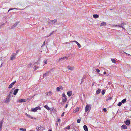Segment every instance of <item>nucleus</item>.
I'll return each mask as SVG.
<instances>
[{
    "instance_id": "nucleus-1",
    "label": "nucleus",
    "mask_w": 131,
    "mask_h": 131,
    "mask_svg": "<svg viewBox=\"0 0 131 131\" xmlns=\"http://www.w3.org/2000/svg\"><path fill=\"white\" fill-rule=\"evenodd\" d=\"M68 59V57H63L61 58H60L59 59H58L57 60V62L58 63L61 61H63L65 60H67Z\"/></svg>"
},
{
    "instance_id": "nucleus-2",
    "label": "nucleus",
    "mask_w": 131,
    "mask_h": 131,
    "mask_svg": "<svg viewBox=\"0 0 131 131\" xmlns=\"http://www.w3.org/2000/svg\"><path fill=\"white\" fill-rule=\"evenodd\" d=\"M36 129L37 130L39 131H42L44 129V128L41 125H39L37 127Z\"/></svg>"
},
{
    "instance_id": "nucleus-3",
    "label": "nucleus",
    "mask_w": 131,
    "mask_h": 131,
    "mask_svg": "<svg viewBox=\"0 0 131 131\" xmlns=\"http://www.w3.org/2000/svg\"><path fill=\"white\" fill-rule=\"evenodd\" d=\"M16 54L15 53H13L10 57V60L12 61L13 60L16 58Z\"/></svg>"
},
{
    "instance_id": "nucleus-4",
    "label": "nucleus",
    "mask_w": 131,
    "mask_h": 131,
    "mask_svg": "<svg viewBox=\"0 0 131 131\" xmlns=\"http://www.w3.org/2000/svg\"><path fill=\"white\" fill-rule=\"evenodd\" d=\"M114 25V26L115 27H121V28H123L124 29V30H125V28H124V26H123L122 25Z\"/></svg>"
},
{
    "instance_id": "nucleus-5",
    "label": "nucleus",
    "mask_w": 131,
    "mask_h": 131,
    "mask_svg": "<svg viewBox=\"0 0 131 131\" xmlns=\"http://www.w3.org/2000/svg\"><path fill=\"white\" fill-rule=\"evenodd\" d=\"M90 107L91 106L89 105H87L86 106L85 109V112L88 111Z\"/></svg>"
},
{
    "instance_id": "nucleus-6",
    "label": "nucleus",
    "mask_w": 131,
    "mask_h": 131,
    "mask_svg": "<svg viewBox=\"0 0 131 131\" xmlns=\"http://www.w3.org/2000/svg\"><path fill=\"white\" fill-rule=\"evenodd\" d=\"M124 123L126 125L129 126L130 123V121L129 120H126L125 121H124Z\"/></svg>"
},
{
    "instance_id": "nucleus-7",
    "label": "nucleus",
    "mask_w": 131,
    "mask_h": 131,
    "mask_svg": "<svg viewBox=\"0 0 131 131\" xmlns=\"http://www.w3.org/2000/svg\"><path fill=\"white\" fill-rule=\"evenodd\" d=\"M57 20L56 19H55L53 20H50L49 21V23L50 24H54L56 22H57Z\"/></svg>"
},
{
    "instance_id": "nucleus-8",
    "label": "nucleus",
    "mask_w": 131,
    "mask_h": 131,
    "mask_svg": "<svg viewBox=\"0 0 131 131\" xmlns=\"http://www.w3.org/2000/svg\"><path fill=\"white\" fill-rule=\"evenodd\" d=\"M67 68L69 70H73L74 69V67H71L69 66L67 67Z\"/></svg>"
},
{
    "instance_id": "nucleus-9",
    "label": "nucleus",
    "mask_w": 131,
    "mask_h": 131,
    "mask_svg": "<svg viewBox=\"0 0 131 131\" xmlns=\"http://www.w3.org/2000/svg\"><path fill=\"white\" fill-rule=\"evenodd\" d=\"M44 107L47 109L48 110H50L51 111H52L53 110V109H52L51 110V109L47 105H46L45 106H44Z\"/></svg>"
},
{
    "instance_id": "nucleus-10",
    "label": "nucleus",
    "mask_w": 131,
    "mask_h": 131,
    "mask_svg": "<svg viewBox=\"0 0 131 131\" xmlns=\"http://www.w3.org/2000/svg\"><path fill=\"white\" fill-rule=\"evenodd\" d=\"M121 128L122 129H127V126L126 125L124 124L121 126Z\"/></svg>"
},
{
    "instance_id": "nucleus-11",
    "label": "nucleus",
    "mask_w": 131,
    "mask_h": 131,
    "mask_svg": "<svg viewBox=\"0 0 131 131\" xmlns=\"http://www.w3.org/2000/svg\"><path fill=\"white\" fill-rule=\"evenodd\" d=\"M18 90L19 89H15L14 92L13 94L14 95H16L17 93Z\"/></svg>"
},
{
    "instance_id": "nucleus-12",
    "label": "nucleus",
    "mask_w": 131,
    "mask_h": 131,
    "mask_svg": "<svg viewBox=\"0 0 131 131\" xmlns=\"http://www.w3.org/2000/svg\"><path fill=\"white\" fill-rule=\"evenodd\" d=\"M72 93V92L71 91H69L67 92V94L70 97Z\"/></svg>"
},
{
    "instance_id": "nucleus-13",
    "label": "nucleus",
    "mask_w": 131,
    "mask_h": 131,
    "mask_svg": "<svg viewBox=\"0 0 131 131\" xmlns=\"http://www.w3.org/2000/svg\"><path fill=\"white\" fill-rule=\"evenodd\" d=\"M18 101L20 103L25 102L26 100L25 99H20L18 100Z\"/></svg>"
},
{
    "instance_id": "nucleus-14",
    "label": "nucleus",
    "mask_w": 131,
    "mask_h": 131,
    "mask_svg": "<svg viewBox=\"0 0 131 131\" xmlns=\"http://www.w3.org/2000/svg\"><path fill=\"white\" fill-rule=\"evenodd\" d=\"M10 97H8L7 96L5 102L6 103L9 102L10 100Z\"/></svg>"
},
{
    "instance_id": "nucleus-15",
    "label": "nucleus",
    "mask_w": 131,
    "mask_h": 131,
    "mask_svg": "<svg viewBox=\"0 0 131 131\" xmlns=\"http://www.w3.org/2000/svg\"><path fill=\"white\" fill-rule=\"evenodd\" d=\"M18 23H16L15 24H14L11 27L12 29H13L15 27H16Z\"/></svg>"
},
{
    "instance_id": "nucleus-16",
    "label": "nucleus",
    "mask_w": 131,
    "mask_h": 131,
    "mask_svg": "<svg viewBox=\"0 0 131 131\" xmlns=\"http://www.w3.org/2000/svg\"><path fill=\"white\" fill-rule=\"evenodd\" d=\"M83 128L85 131H88L87 127L86 125H85L83 126Z\"/></svg>"
},
{
    "instance_id": "nucleus-17",
    "label": "nucleus",
    "mask_w": 131,
    "mask_h": 131,
    "mask_svg": "<svg viewBox=\"0 0 131 131\" xmlns=\"http://www.w3.org/2000/svg\"><path fill=\"white\" fill-rule=\"evenodd\" d=\"M93 17L95 18H97L99 17V15L97 14H94L93 15Z\"/></svg>"
},
{
    "instance_id": "nucleus-18",
    "label": "nucleus",
    "mask_w": 131,
    "mask_h": 131,
    "mask_svg": "<svg viewBox=\"0 0 131 131\" xmlns=\"http://www.w3.org/2000/svg\"><path fill=\"white\" fill-rule=\"evenodd\" d=\"M52 92L51 91H49L48 92H46V95L48 96H49L50 95V94L52 93Z\"/></svg>"
},
{
    "instance_id": "nucleus-19",
    "label": "nucleus",
    "mask_w": 131,
    "mask_h": 131,
    "mask_svg": "<svg viewBox=\"0 0 131 131\" xmlns=\"http://www.w3.org/2000/svg\"><path fill=\"white\" fill-rule=\"evenodd\" d=\"M106 23L105 22H103L102 23H101L100 26H105L106 25Z\"/></svg>"
},
{
    "instance_id": "nucleus-20",
    "label": "nucleus",
    "mask_w": 131,
    "mask_h": 131,
    "mask_svg": "<svg viewBox=\"0 0 131 131\" xmlns=\"http://www.w3.org/2000/svg\"><path fill=\"white\" fill-rule=\"evenodd\" d=\"M62 102L63 104H64L66 102L67 100V99L66 97L64 98H62Z\"/></svg>"
},
{
    "instance_id": "nucleus-21",
    "label": "nucleus",
    "mask_w": 131,
    "mask_h": 131,
    "mask_svg": "<svg viewBox=\"0 0 131 131\" xmlns=\"http://www.w3.org/2000/svg\"><path fill=\"white\" fill-rule=\"evenodd\" d=\"M12 92H13L12 90H11L10 91V92L9 93V94L7 96L8 97H11L12 94Z\"/></svg>"
},
{
    "instance_id": "nucleus-22",
    "label": "nucleus",
    "mask_w": 131,
    "mask_h": 131,
    "mask_svg": "<svg viewBox=\"0 0 131 131\" xmlns=\"http://www.w3.org/2000/svg\"><path fill=\"white\" fill-rule=\"evenodd\" d=\"M31 111L35 112L37 111V109L36 108H36H34L32 109L31 110Z\"/></svg>"
},
{
    "instance_id": "nucleus-23",
    "label": "nucleus",
    "mask_w": 131,
    "mask_h": 131,
    "mask_svg": "<svg viewBox=\"0 0 131 131\" xmlns=\"http://www.w3.org/2000/svg\"><path fill=\"white\" fill-rule=\"evenodd\" d=\"M70 126L68 125L67 127L64 128V129H67L68 130H69V129H70Z\"/></svg>"
},
{
    "instance_id": "nucleus-24",
    "label": "nucleus",
    "mask_w": 131,
    "mask_h": 131,
    "mask_svg": "<svg viewBox=\"0 0 131 131\" xmlns=\"http://www.w3.org/2000/svg\"><path fill=\"white\" fill-rule=\"evenodd\" d=\"M101 89H98L96 92V94H99L101 92Z\"/></svg>"
},
{
    "instance_id": "nucleus-25",
    "label": "nucleus",
    "mask_w": 131,
    "mask_h": 131,
    "mask_svg": "<svg viewBox=\"0 0 131 131\" xmlns=\"http://www.w3.org/2000/svg\"><path fill=\"white\" fill-rule=\"evenodd\" d=\"M126 98H125L123 100H122L121 101V102L123 103H124L126 101Z\"/></svg>"
},
{
    "instance_id": "nucleus-26",
    "label": "nucleus",
    "mask_w": 131,
    "mask_h": 131,
    "mask_svg": "<svg viewBox=\"0 0 131 131\" xmlns=\"http://www.w3.org/2000/svg\"><path fill=\"white\" fill-rule=\"evenodd\" d=\"M25 115H26V116L28 118H30V117L31 116L30 115L28 114L27 113H25Z\"/></svg>"
},
{
    "instance_id": "nucleus-27",
    "label": "nucleus",
    "mask_w": 131,
    "mask_h": 131,
    "mask_svg": "<svg viewBox=\"0 0 131 131\" xmlns=\"http://www.w3.org/2000/svg\"><path fill=\"white\" fill-rule=\"evenodd\" d=\"M32 64L31 63H30L29 64H28L27 66V68H29L30 67H31L32 66Z\"/></svg>"
},
{
    "instance_id": "nucleus-28",
    "label": "nucleus",
    "mask_w": 131,
    "mask_h": 131,
    "mask_svg": "<svg viewBox=\"0 0 131 131\" xmlns=\"http://www.w3.org/2000/svg\"><path fill=\"white\" fill-rule=\"evenodd\" d=\"M38 68L39 67H38L37 66H35L34 67L33 69H34L35 70H36L37 69H38Z\"/></svg>"
},
{
    "instance_id": "nucleus-29",
    "label": "nucleus",
    "mask_w": 131,
    "mask_h": 131,
    "mask_svg": "<svg viewBox=\"0 0 131 131\" xmlns=\"http://www.w3.org/2000/svg\"><path fill=\"white\" fill-rule=\"evenodd\" d=\"M122 102H119L117 104V105L118 106H120L121 105H122Z\"/></svg>"
},
{
    "instance_id": "nucleus-30",
    "label": "nucleus",
    "mask_w": 131,
    "mask_h": 131,
    "mask_svg": "<svg viewBox=\"0 0 131 131\" xmlns=\"http://www.w3.org/2000/svg\"><path fill=\"white\" fill-rule=\"evenodd\" d=\"M126 23H121V25H122L124 27V26L125 25H126Z\"/></svg>"
},
{
    "instance_id": "nucleus-31",
    "label": "nucleus",
    "mask_w": 131,
    "mask_h": 131,
    "mask_svg": "<svg viewBox=\"0 0 131 131\" xmlns=\"http://www.w3.org/2000/svg\"><path fill=\"white\" fill-rule=\"evenodd\" d=\"M52 70L51 69L50 70H49V71H48L47 72H46V73H45L47 74H49Z\"/></svg>"
},
{
    "instance_id": "nucleus-32",
    "label": "nucleus",
    "mask_w": 131,
    "mask_h": 131,
    "mask_svg": "<svg viewBox=\"0 0 131 131\" xmlns=\"http://www.w3.org/2000/svg\"><path fill=\"white\" fill-rule=\"evenodd\" d=\"M56 90L57 91H60V89L59 87H57L56 88Z\"/></svg>"
},
{
    "instance_id": "nucleus-33",
    "label": "nucleus",
    "mask_w": 131,
    "mask_h": 131,
    "mask_svg": "<svg viewBox=\"0 0 131 131\" xmlns=\"http://www.w3.org/2000/svg\"><path fill=\"white\" fill-rule=\"evenodd\" d=\"M20 130L21 131H26V129H24L22 128H20Z\"/></svg>"
},
{
    "instance_id": "nucleus-34",
    "label": "nucleus",
    "mask_w": 131,
    "mask_h": 131,
    "mask_svg": "<svg viewBox=\"0 0 131 131\" xmlns=\"http://www.w3.org/2000/svg\"><path fill=\"white\" fill-rule=\"evenodd\" d=\"M111 60L113 63H115L116 60H115L114 59H112Z\"/></svg>"
},
{
    "instance_id": "nucleus-35",
    "label": "nucleus",
    "mask_w": 131,
    "mask_h": 131,
    "mask_svg": "<svg viewBox=\"0 0 131 131\" xmlns=\"http://www.w3.org/2000/svg\"><path fill=\"white\" fill-rule=\"evenodd\" d=\"M105 93V90H103L102 91V93L103 95H104Z\"/></svg>"
},
{
    "instance_id": "nucleus-36",
    "label": "nucleus",
    "mask_w": 131,
    "mask_h": 131,
    "mask_svg": "<svg viewBox=\"0 0 131 131\" xmlns=\"http://www.w3.org/2000/svg\"><path fill=\"white\" fill-rule=\"evenodd\" d=\"M16 9L17 10L18 9V8H10L9 10L8 11V12H9L10 10H12L13 9Z\"/></svg>"
},
{
    "instance_id": "nucleus-37",
    "label": "nucleus",
    "mask_w": 131,
    "mask_h": 131,
    "mask_svg": "<svg viewBox=\"0 0 131 131\" xmlns=\"http://www.w3.org/2000/svg\"><path fill=\"white\" fill-rule=\"evenodd\" d=\"M79 107H77L76 108L75 110V112H77L79 110Z\"/></svg>"
},
{
    "instance_id": "nucleus-38",
    "label": "nucleus",
    "mask_w": 131,
    "mask_h": 131,
    "mask_svg": "<svg viewBox=\"0 0 131 131\" xmlns=\"http://www.w3.org/2000/svg\"><path fill=\"white\" fill-rule=\"evenodd\" d=\"M70 42H75L77 44V43H78L77 41L75 40L71 41Z\"/></svg>"
},
{
    "instance_id": "nucleus-39",
    "label": "nucleus",
    "mask_w": 131,
    "mask_h": 131,
    "mask_svg": "<svg viewBox=\"0 0 131 131\" xmlns=\"http://www.w3.org/2000/svg\"><path fill=\"white\" fill-rule=\"evenodd\" d=\"M13 86V85H12L11 84L9 86L8 88L10 89L11 88H12Z\"/></svg>"
},
{
    "instance_id": "nucleus-40",
    "label": "nucleus",
    "mask_w": 131,
    "mask_h": 131,
    "mask_svg": "<svg viewBox=\"0 0 131 131\" xmlns=\"http://www.w3.org/2000/svg\"><path fill=\"white\" fill-rule=\"evenodd\" d=\"M62 96L64 98L67 97L64 93H63L62 94Z\"/></svg>"
},
{
    "instance_id": "nucleus-41",
    "label": "nucleus",
    "mask_w": 131,
    "mask_h": 131,
    "mask_svg": "<svg viewBox=\"0 0 131 131\" xmlns=\"http://www.w3.org/2000/svg\"><path fill=\"white\" fill-rule=\"evenodd\" d=\"M77 45L79 48H80L81 47V45L79 43H77Z\"/></svg>"
},
{
    "instance_id": "nucleus-42",
    "label": "nucleus",
    "mask_w": 131,
    "mask_h": 131,
    "mask_svg": "<svg viewBox=\"0 0 131 131\" xmlns=\"http://www.w3.org/2000/svg\"><path fill=\"white\" fill-rule=\"evenodd\" d=\"M45 41L43 43V44L41 46V47H42L44 46L45 45Z\"/></svg>"
},
{
    "instance_id": "nucleus-43",
    "label": "nucleus",
    "mask_w": 131,
    "mask_h": 131,
    "mask_svg": "<svg viewBox=\"0 0 131 131\" xmlns=\"http://www.w3.org/2000/svg\"><path fill=\"white\" fill-rule=\"evenodd\" d=\"M81 120V119H78L77 120V122L78 123H80Z\"/></svg>"
},
{
    "instance_id": "nucleus-44",
    "label": "nucleus",
    "mask_w": 131,
    "mask_h": 131,
    "mask_svg": "<svg viewBox=\"0 0 131 131\" xmlns=\"http://www.w3.org/2000/svg\"><path fill=\"white\" fill-rule=\"evenodd\" d=\"M103 110L105 112H106L107 111V110L106 108H104Z\"/></svg>"
},
{
    "instance_id": "nucleus-45",
    "label": "nucleus",
    "mask_w": 131,
    "mask_h": 131,
    "mask_svg": "<svg viewBox=\"0 0 131 131\" xmlns=\"http://www.w3.org/2000/svg\"><path fill=\"white\" fill-rule=\"evenodd\" d=\"M16 82V81H14L11 84L12 85H13Z\"/></svg>"
},
{
    "instance_id": "nucleus-46",
    "label": "nucleus",
    "mask_w": 131,
    "mask_h": 131,
    "mask_svg": "<svg viewBox=\"0 0 131 131\" xmlns=\"http://www.w3.org/2000/svg\"><path fill=\"white\" fill-rule=\"evenodd\" d=\"M112 99V97H109L108 98L106 99V101H108L109 100H111Z\"/></svg>"
},
{
    "instance_id": "nucleus-47",
    "label": "nucleus",
    "mask_w": 131,
    "mask_h": 131,
    "mask_svg": "<svg viewBox=\"0 0 131 131\" xmlns=\"http://www.w3.org/2000/svg\"><path fill=\"white\" fill-rule=\"evenodd\" d=\"M96 71L98 73L99 72H100V70L98 69H96Z\"/></svg>"
},
{
    "instance_id": "nucleus-48",
    "label": "nucleus",
    "mask_w": 131,
    "mask_h": 131,
    "mask_svg": "<svg viewBox=\"0 0 131 131\" xmlns=\"http://www.w3.org/2000/svg\"><path fill=\"white\" fill-rule=\"evenodd\" d=\"M47 75V74L46 73H45L43 75V78H44L45 77H46V76Z\"/></svg>"
},
{
    "instance_id": "nucleus-49",
    "label": "nucleus",
    "mask_w": 131,
    "mask_h": 131,
    "mask_svg": "<svg viewBox=\"0 0 131 131\" xmlns=\"http://www.w3.org/2000/svg\"><path fill=\"white\" fill-rule=\"evenodd\" d=\"M36 107L37 109V110L38 109L40 110L41 109V108L39 106H38V107Z\"/></svg>"
},
{
    "instance_id": "nucleus-50",
    "label": "nucleus",
    "mask_w": 131,
    "mask_h": 131,
    "mask_svg": "<svg viewBox=\"0 0 131 131\" xmlns=\"http://www.w3.org/2000/svg\"><path fill=\"white\" fill-rule=\"evenodd\" d=\"M58 122L56 121V127H57V126H58Z\"/></svg>"
},
{
    "instance_id": "nucleus-51",
    "label": "nucleus",
    "mask_w": 131,
    "mask_h": 131,
    "mask_svg": "<svg viewBox=\"0 0 131 131\" xmlns=\"http://www.w3.org/2000/svg\"><path fill=\"white\" fill-rule=\"evenodd\" d=\"M64 113H65V112H63L62 114H61V116L62 117H63V116L64 115Z\"/></svg>"
},
{
    "instance_id": "nucleus-52",
    "label": "nucleus",
    "mask_w": 131,
    "mask_h": 131,
    "mask_svg": "<svg viewBox=\"0 0 131 131\" xmlns=\"http://www.w3.org/2000/svg\"><path fill=\"white\" fill-rule=\"evenodd\" d=\"M19 50H18L16 52V53H15V54H16V55L19 52Z\"/></svg>"
},
{
    "instance_id": "nucleus-53",
    "label": "nucleus",
    "mask_w": 131,
    "mask_h": 131,
    "mask_svg": "<svg viewBox=\"0 0 131 131\" xmlns=\"http://www.w3.org/2000/svg\"><path fill=\"white\" fill-rule=\"evenodd\" d=\"M60 89H61L62 90H63V87H62V86H60Z\"/></svg>"
},
{
    "instance_id": "nucleus-54",
    "label": "nucleus",
    "mask_w": 131,
    "mask_h": 131,
    "mask_svg": "<svg viewBox=\"0 0 131 131\" xmlns=\"http://www.w3.org/2000/svg\"><path fill=\"white\" fill-rule=\"evenodd\" d=\"M83 81H84V80H83V79L82 78V79L81 81V84H82V83L83 82Z\"/></svg>"
},
{
    "instance_id": "nucleus-55",
    "label": "nucleus",
    "mask_w": 131,
    "mask_h": 131,
    "mask_svg": "<svg viewBox=\"0 0 131 131\" xmlns=\"http://www.w3.org/2000/svg\"><path fill=\"white\" fill-rule=\"evenodd\" d=\"M30 118H31L32 119H33V118H34L35 119H36L35 118H33L31 116Z\"/></svg>"
},
{
    "instance_id": "nucleus-56",
    "label": "nucleus",
    "mask_w": 131,
    "mask_h": 131,
    "mask_svg": "<svg viewBox=\"0 0 131 131\" xmlns=\"http://www.w3.org/2000/svg\"><path fill=\"white\" fill-rule=\"evenodd\" d=\"M60 119H58V120L57 121V122H60Z\"/></svg>"
},
{
    "instance_id": "nucleus-57",
    "label": "nucleus",
    "mask_w": 131,
    "mask_h": 131,
    "mask_svg": "<svg viewBox=\"0 0 131 131\" xmlns=\"http://www.w3.org/2000/svg\"><path fill=\"white\" fill-rule=\"evenodd\" d=\"M54 32V31L52 32L48 36H50L51 35H52L53 33Z\"/></svg>"
},
{
    "instance_id": "nucleus-58",
    "label": "nucleus",
    "mask_w": 131,
    "mask_h": 131,
    "mask_svg": "<svg viewBox=\"0 0 131 131\" xmlns=\"http://www.w3.org/2000/svg\"><path fill=\"white\" fill-rule=\"evenodd\" d=\"M68 104H66V107H65V108H67L68 107Z\"/></svg>"
},
{
    "instance_id": "nucleus-59",
    "label": "nucleus",
    "mask_w": 131,
    "mask_h": 131,
    "mask_svg": "<svg viewBox=\"0 0 131 131\" xmlns=\"http://www.w3.org/2000/svg\"><path fill=\"white\" fill-rule=\"evenodd\" d=\"M44 63H45V64H47V61H44Z\"/></svg>"
},
{
    "instance_id": "nucleus-60",
    "label": "nucleus",
    "mask_w": 131,
    "mask_h": 131,
    "mask_svg": "<svg viewBox=\"0 0 131 131\" xmlns=\"http://www.w3.org/2000/svg\"><path fill=\"white\" fill-rule=\"evenodd\" d=\"M106 71L104 72L103 73V74H106Z\"/></svg>"
},
{
    "instance_id": "nucleus-61",
    "label": "nucleus",
    "mask_w": 131,
    "mask_h": 131,
    "mask_svg": "<svg viewBox=\"0 0 131 131\" xmlns=\"http://www.w3.org/2000/svg\"><path fill=\"white\" fill-rule=\"evenodd\" d=\"M94 83H92V86H93L94 85Z\"/></svg>"
},
{
    "instance_id": "nucleus-62",
    "label": "nucleus",
    "mask_w": 131,
    "mask_h": 131,
    "mask_svg": "<svg viewBox=\"0 0 131 131\" xmlns=\"http://www.w3.org/2000/svg\"><path fill=\"white\" fill-rule=\"evenodd\" d=\"M48 131H52V130L50 129H49Z\"/></svg>"
},
{
    "instance_id": "nucleus-63",
    "label": "nucleus",
    "mask_w": 131,
    "mask_h": 131,
    "mask_svg": "<svg viewBox=\"0 0 131 131\" xmlns=\"http://www.w3.org/2000/svg\"><path fill=\"white\" fill-rule=\"evenodd\" d=\"M83 78V79H85V77H83V78Z\"/></svg>"
},
{
    "instance_id": "nucleus-64",
    "label": "nucleus",
    "mask_w": 131,
    "mask_h": 131,
    "mask_svg": "<svg viewBox=\"0 0 131 131\" xmlns=\"http://www.w3.org/2000/svg\"><path fill=\"white\" fill-rule=\"evenodd\" d=\"M2 63L1 64V66H0V67L2 66Z\"/></svg>"
}]
</instances>
